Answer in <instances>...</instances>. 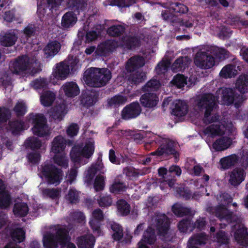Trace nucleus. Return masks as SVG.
<instances>
[{
	"label": "nucleus",
	"instance_id": "f257e3e1",
	"mask_svg": "<svg viewBox=\"0 0 248 248\" xmlns=\"http://www.w3.org/2000/svg\"><path fill=\"white\" fill-rule=\"evenodd\" d=\"M216 104L215 96L212 93H209L203 94L197 105L200 111L205 110L202 119L204 124H209L218 122V124H211L204 130L205 134L210 135L212 137L221 136L224 133V131L221 129V124L219 122L220 116L217 113L211 115Z\"/></svg>",
	"mask_w": 248,
	"mask_h": 248
},
{
	"label": "nucleus",
	"instance_id": "f03ea898",
	"mask_svg": "<svg viewBox=\"0 0 248 248\" xmlns=\"http://www.w3.org/2000/svg\"><path fill=\"white\" fill-rule=\"evenodd\" d=\"M54 230V233L48 232L43 235V244L45 248H58L59 245L64 247L71 240L69 230L66 226L56 225Z\"/></svg>",
	"mask_w": 248,
	"mask_h": 248
},
{
	"label": "nucleus",
	"instance_id": "7ed1b4c3",
	"mask_svg": "<svg viewBox=\"0 0 248 248\" xmlns=\"http://www.w3.org/2000/svg\"><path fill=\"white\" fill-rule=\"evenodd\" d=\"M144 64V58L139 55H134L127 61L125 66V78L129 84L136 85L145 79V74L138 71Z\"/></svg>",
	"mask_w": 248,
	"mask_h": 248
},
{
	"label": "nucleus",
	"instance_id": "20e7f679",
	"mask_svg": "<svg viewBox=\"0 0 248 248\" xmlns=\"http://www.w3.org/2000/svg\"><path fill=\"white\" fill-rule=\"evenodd\" d=\"M111 77V72L107 68L91 67L84 72L83 79L87 86L98 88L106 85Z\"/></svg>",
	"mask_w": 248,
	"mask_h": 248
},
{
	"label": "nucleus",
	"instance_id": "39448f33",
	"mask_svg": "<svg viewBox=\"0 0 248 248\" xmlns=\"http://www.w3.org/2000/svg\"><path fill=\"white\" fill-rule=\"evenodd\" d=\"M41 172L49 185L57 186L62 180L63 171L51 163L45 162L42 164Z\"/></svg>",
	"mask_w": 248,
	"mask_h": 248
},
{
	"label": "nucleus",
	"instance_id": "423d86ee",
	"mask_svg": "<svg viewBox=\"0 0 248 248\" xmlns=\"http://www.w3.org/2000/svg\"><path fill=\"white\" fill-rule=\"evenodd\" d=\"M156 144H159V147L155 152L151 153L153 155L158 156L161 155H172L175 161L177 162L179 159V153L174 148V143L171 140L160 136H155L153 140Z\"/></svg>",
	"mask_w": 248,
	"mask_h": 248
},
{
	"label": "nucleus",
	"instance_id": "0eeeda50",
	"mask_svg": "<svg viewBox=\"0 0 248 248\" xmlns=\"http://www.w3.org/2000/svg\"><path fill=\"white\" fill-rule=\"evenodd\" d=\"M222 204L215 209V215L220 220H225L228 223L232 222L233 212L229 210L226 207L232 201V198L228 193L224 192L220 195Z\"/></svg>",
	"mask_w": 248,
	"mask_h": 248
},
{
	"label": "nucleus",
	"instance_id": "6e6552de",
	"mask_svg": "<svg viewBox=\"0 0 248 248\" xmlns=\"http://www.w3.org/2000/svg\"><path fill=\"white\" fill-rule=\"evenodd\" d=\"M29 121L33 124L31 129L34 135L40 137H43L47 135V121L43 114L30 113L29 115Z\"/></svg>",
	"mask_w": 248,
	"mask_h": 248
},
{
	"label": "nucleus",
	"instance_id": "1a4fd4ad",
	"mask_svg": "<svg viewBox=\"0 0 248 248\" xmlns=\"http://www.w3.org/2000/svg\"><path fill=\"white\" fill-rule=\"evenodd\" d=\"M30 58L27 55L18 57L11 63L10 69L15 74L20 75L30 69Z\"/></svg>",
	"mask_w": 248,
	"mask_h": 248
},
{
	"label": "nucleus",
	"instance_id": "9d476101",
	"mask_svg": "<svg viewBox=\"0 0 248 248\" xmlns=\"http://www.w3.org/2000/svg\"><path fill=\"white\" fill-rule=\"evenodd\" d=\"M141 110L139 102H133L123 108L121 111V118L126 121L135 119L140 115Z\"/></svg>",
	"mask_w": 248,
	"mask_h": 248
},
{
	"label": "nucleus",
	"instance_id": "9b49d317",
	"mask_svg": "<svg viewBox=\"0 0 248 248\" xmlns=\"http://www.w3.org/2000/svg\"><path fill=\"white\" fill-rule=\"evenodd\" d=\"M194 62L202 69H209L215 65V58L206 52H198L195 57Z\"/></svg>",
	"mask_w": 248,
	"mask_h": 248
},
{
	"label": "nucleus",
	"instance_id": "f8f14e48",
	"mask_svg": "<svg viewBox=\"0 0 248 248\" xmlns=\"http://www.w3.org/2000/svg\"><path fill=\"white\" fill-rule=\"evenodd\" d=\"M155 224L158 234L165 236L170 229V221L169 217L164 214L156 213Z\"/></svg>",
	"mask_w": 248,
	"mask_h": 248
},
{
	"label": "nucleus",
	"instance_id": "ddd939ff",
	"mask_svg": "<svg viewBox=\"0 0 248 248\" xmlns=\"http://www.w3.org/2000/svg\"><path fill=\"white\" fill-rule=\"evenodd\" d=\"M104 217L103 211L100 209L97 208L93 211L92 217L89 221V224L93 233L98 236L102 234L101 225Z\"/></svg>",
	"mask_w": 248,
	"mask_h": 248
},
{
	"label": "nucleus",
	"instance_id": "4468645a",
	"mask_svg": "<svg viewBox=\"0 0 248 248\" xmlns=\"http://www.w3.org/2000/svg\"><path fill=\"white\" fill-rule=\"evenodd\" d=\"M74 141L66 140L61 135L55 137L51 143V152L54 154H58L64 151L66 145L72 146Z\"/></svg>",
	"mask_w": 248,
	"mask_h": 248
},
{
	"label": "nucleus",
	"instance_id": "2eb2a0df",
	"mask_svg": "<svg viewBox=\"0 0 248 248\" xmlns=\"http://www.w3.org/2000/svg\"><path fill=\"white\" fill-rule=\"evenodd\" d=\"M221 100L223 104L230 105L233 104L237 98L240 97V95L236 93L234 89L231 88H222Z\"/></svg>",
	"mask_w": 248,
	"mask_h": 248
},
{
	"label": "nucleus",
	"instance_id": "dca6fc26",
	"mask_svg": "<svg viewBox=\"0 0 248 248\" xmlns=\"http://www.w3.org/2000/svg\"><path fill=\"white\" fill-rule=\"evenodd\" d=\"M245 172L243 169L236 168L229 173V184L234 186H238L245 179Z\"/></svg>",
	"mask_w": 248,
	"mask_h": 248
},
{
	"label": "nucleus",
	"instance_id": "f3484780",
	"mask_svg": "<svg viewBox=\"0 0 248 248\" xmlns=\"http://www.w3.org/2000/svg\"><path fill=\"white\" fill-rule=\"evenodd\" d=\"M98 94L95 92L87 90L82 93L81 102L87 108L94 105L97 101Z\"/></svg>",
	"mask_w": 248,
	"mask_h": 248
},
{
	"label": "nucleus",
	"instance_id": "a211bd4d",
	"mask_svg": "<svg viewBox=\"0 0 248 248\" xmlns=\"http://www.w3.org/2000/svg\"><path fill=\"white\" fill-rule=\"evenodd\" d=\"M140 100L143 107L152 108L156 106L158 97L155 93H146L141 96Z\"/></svg>",
	"mask_w": 248,
	"mask_h": 248
},
{
	"label": "nucleus",
	"instance_id": "6ab92c4d",
	"mask_svg": "<svg viewBox=\"0 0 248 248\" xmlns=\"http://www.w3.org/2000/svg\"><path fill=\"white\" fill-rule=\"evenodd\" d=\"M66 106L64 104H60L52 107L48 111L50 118L57 122L61 121L66 113Z\"/></svg>",
	"mask_w": 248,
	"mask_h": 248
},
{
	"label": "nucleus",
	"instance_id": "aec40b11",
	"mask_svg": "<svg viewBox=\"0 0 248 248\" xmlns=\"http://www.w3.org/2000/svg\"><path fill=\"white\" fill-rule=\"evenodd\" d=\"M140 39L135 36H125L122 38L121 46L127 49L131 50L140 46Z\"/></svg>",
	"mask_w": 248,
	"mask_h": 248
},
{
	"label": "nucleus",
	"instance_id": "412c9836",
	"mask_svg": "<svg viewBox=\"0 0 248 248\" xmlns=\"http://www.w3.org/2000/svg\"><path fill=\"white\" fill-rule=\"evenodd\" d=\"M66 3L67 7L76 15L84 11L87 5L85 0H67Z\"/></svg>",
	"mask_w": 248,
	"mask_h": 248
},
{
	"label": "nucleus",
	"instance_id": "4be33fe9",
	"mask_svg": "<svg viewBox=\"0 0 248 248\" xmlns=\"http://www.w3.org/2000/svg\"><path fill=\"white\" fill-rule=\"evenodd\" d=\"M77 21V15L73 12L65 13L62 17L61 26L62 29L65 30L72 28Z\"/></svg>",
	"mask_w": 248,
	"mask_h": 248
},
{
	"label": "nucleus",
	"instance_id": "5701e85b",
	"mask_svg": "<svg viewBox=\"0 0 248 248\" xmlns=\"http://www.w3.org/2000/svg\"><path fill=\"white\" fill-rule=\"evenodd\" d=\"M69 73L68 65L63 62L57 63L53 72L54 77L58 79H65Z\"/></svg>",
	"mask_w": 248,
	"mask_h": 248
},
{
	"label": "nucleus",
	"instance_id": "b1692460",
	"mask_svg": "<svg viewBox=\"0 0 248 248\" xmlns=\"http://www.w3.org/2000/svg\"><path fill=\"white\" fill-rule=\"evenodd\" d=\"M232 144V140L227 136L217 139L213 144V148L216 151H222L228 149Z\"/></svg>",
	"mask_w": 248,
	"mask_h": 248
},
{
	"label": "nucleus",
	"instance_id": "393cba45",
	"mask_svg": "<svg viewBox=\"0 0 248 248\" xmlns=\"http://www.w3.org/2000/svg\"><path fill=\"white\" fill-rule=\"evenodd\" d=\"M60 49L59 43L57 41H51L43 49L44 57L47 59L51 58L57 54Z\"/></svg>",
	"mask_w": 248,
	"mask_h": 248
},
{
	"label": "nucleus",
	"instance_id": "a878e982",
	"mask_svg": "<svg viewBox=\"0 0 248 248\" xmlns=\"http://www.w3.org/2000/svg\"><path fill=\"white\" fill-rule=\"evenodd\" d=\"M62 88L65 95L68 97H74L80 92L78 84L73 81L66 82Z\"/></svg>",
	"mask_w": 248,
	"mask_h": 248
},
{
	"label": "nucleus",
	"instance_id": "bb28decb",
	"mask_svg": "<svg viewBox=\"0 0 248 248\" xmlns=\"http://www.w3.org/2000/svg\"><path fill=\"white\" fill-rule=\"evenodd\" d=\"M174 108H172L171 114L177 117L185 116L187 113V105L181 100H176L173 102Z\"/></svg>",
	"mask_w": 248,
	"mask_h": 248
},
{
	"label": "nucleus",
	"instance_id": "cd10ccee",
	"mask_svg": "<svg viewBox=\"0 0 248 248\" xmlns=\"http://www.w3.org/2000/svg\"><path fill=\"white\" fill-rule=\"evenodd\" d=\"M95 238L93 234L84 235L78 239V248H93Z\"/></svg>",
	"mask_w": 248,
	"mask_h": 248
},
{
	"label": "nucleus",
	"instance_id": "c85d7f7f",
	"mask_svg": "<svg viewBox=\"0 0 248 248\" xmlns=\"http://www.w3.org/2000/svg\"><path fill=\"white\" fill-rule=\"evenodd\" d=\"M17 36L14 31H8L0 37V42L2 46H11L14 45L17 41Z\"/></svg>",
	"mask_w": 248,
	"mask_h": 248
},
{
	"label": "nucleus",
	"instance_id": "c756f323",
	"mask_svg": "<svg viewBox=\"0 0 248 248\" xmlns=\"http://www.w3.org/2000/svg\"><path fill=\"white\" fill-rule=\"evenodd\" d=\"M236 241L240 245L248 246V233L246 228L237 229L234 234Z\"/></svg>",
	"mask_w": 248,
	"mask_h": 248
},
{
	"label": "nucleus",
	"instance_id": "7c9ffc66",
	"mask_svg": "<svg viewBox=\"0 0 248 248\" xmlns=\"http://www.w3.org/2000/svg\"><path fill=\"white\" fill-rule=\"evenodd\" d=\"M236 89L242 94L248 93V75H241L236 80Z\"/></svg>",
	"mask_w": 248,
	"mask_h": 248
},
{
	"label": "nucleus",
	"instance_id": "2f4dec72",
	"mask_svg": "<svg viewBox=\"0 0 248 248\" xmlns=\"http://www.w3.org/2000/svg\"><path fill=\"white\" fill-rule=\"evenodd\" d=\"M108 226L113 232L112 237L114 240L119 241L123 238L124 233L122 226L114 221H111L108 224Z\"/></svg>",
	"mask_w": 248,
	"mask_h": 248
},
{
	"label": "nucleus",
	"instance_id": "473e14b6",
	"mask_svg": "<svg viewBox=\"0 0 248 248\" xmlns=\"http://www.w3.org/2000/svg\"><path fill=\"white\" fill-rule=\"evenodd\" d=\"M156 240V236L155 229L149 226L144 231L142 238L140 241L144 242L149 245H152Z\"/></svg>",
	"mask_w": 248,
	"mask_h": 248
},
{
	"label": "nucleus",
	"instance_id": "72a5a7b5",
	"mask_svg": "<svg viewBox=\"0 0 248 248\" xmlns=\"http://www.w3.org/2000/svg\"><path fill=\"white\" fill-rule=\"evenodd\" d=\"M176 192L180 197L185 200H188L191 198H194L196 196V193L192 194L190 188L184 185H181L176 188Z\"/></svg>",
	"mask_w": 248,
	"mask_h": 248
},
{
	"label": "nucleus",
	"instance_id": "f704fd0d",
	"mask_svg": "<svg viewBox=\"0 0 248 248\" xmlns=\"http://www.w3.org/2000/svg\"><path fill=\"white\" fill-rule=\"evenodd\" d=\"M127 188V186L124 182L115 179L110 186L109 191L112 193L118 194L125 192Z\"/></svg>",
	"mask_w": 248,
	"mask_h": 248
},
{
	"label": "nucleus",
	"instance_id": "c9c22d12",
	"mask_svg": "<svg viewBox=\"0 0 248 248\" xmlns=\"http://www.w3.org/2000/svg\"><path fill=\"white\" fill-rule=\"evenodd\" d=\"M237 161V156L235 155H232L221 158L219 163L222 169L227 170L234 166Z\"/></svg>",
	"mask_w": 248,
	"mask_h": 248
},
{
	"label": "nucleus",
	"instance_id": "e433bc0d",
	"mask_svg": "<svg viewBox=\"0 0 248 248\" xmlns=\"http://www.w3.org/2000/svg\"><path fill=\"white\" fill-rule=\"evenodd\" d=\"M70 156L71 161L74 163H80L83 155L81 150V145H75L71 150Z\"/></svg>",
	"mask_w": 248,
	"mask_h": 248
},
{
	"label": "nucleus",
	"instance_id": "4c0bfd02",
	"mask_svg": "<svg viewBox=\"0 0 248 248\" xmlns=\"http://www.w3.org/2000/svg\"><path fill=\"white\" fill-rule=\"evenodd\" d=\"M55 99V94L50 91L45 92L40 96L41 103L45 107L51 106Z\"/></svg>",
	"mask_w": 248,
	"mask_h": 248
},
{
	"label": "nucleus",
	"instance_id": "58836bf2",
	"mask_svg": "<svg viewBox=\"0 0 248 248\" xmlns=\"http://www.w3.org/2000/svg\"><path fill=\"white\" fill-rule=\"evenodd\" d=\"M125 30V27L122 25H113L107 29V33L109 36L120 37L124 33Z\"/></svg>",
	"mask_w": 248,
	"mask_h": 248
},
{
	"label": "nucleus",
	"instance_id": "ea45409f",
	"mask_svg": "<svg viewBox=\"0 0 248 248\" xmlns=\"http://www.w3.org/2000/svg\"><path fill=\"white\" fill-rule=\"evenodd\" d=\"M9 129L14 135H18L24 130V123L22 121H10L8 123Z\"/></svg>",
	"mask_w": 248,
	"mask_h": 248
},
{
	"label": "nucleus",
	"instance_id": "a19ab883",
	"mask_svg": "<svg viewBox=\"0 0 248 248\" xmlns=\"http://www.w3.org/2000/svg\"><path fill=\"white\" fill-rule=\"evenodd\" d=\"M14 214L21 217H25L29 211L28 206L24 202L16 203L13 207Z\"/></svg>",
	"mask_w": 248,
	"mask_h": 248
},
{
	"label": "nucleus",
	"instance_id": "79ce46f5",
	"mask_svg": "<svg viewBox=\"0 0 248 248\" xmlns=\"http://www.w3.org/2000/svg\"><path fill=\"white\" fill-rule=\"evenodd\" d=\"M207 240L206 234L204 233H200L191 237L188 241L187 244L196 246L204 245Z\"/></svg>",
	"mask_w": 248,
	"mask_h": 248
},
{
	"label": "nucleus",
	"instance_id": "37998d69",
	"mask_svg": "<svg viewBox=\"0 0 248 248\" xmlns=\"http://www.w3.org/2000/svg\"><path fill=\"white\" fill-rule=\"evenodd\" d=\"M178 228L181 232H191L194 229L192 222L190 218L183 219L178 224Z\"/></svg>",
	"mask_w": 248,
	"mask_h": 248
},
{
	"label": "nucleus",
	"instance_id": "c03bdc74",
	"mask_svg": "<svg viewBox=\"0 0 248 248\" xmlns=\"http://www.w3.org/2000/svg\"><path fill=\"white\" fill-rule=\"evenodd\" d=\"M210 52L216 58L220 60H224L229 56V52L224 48L213 46L210 48Z\"/></svg>",
	"mask_w": 248,
	"mask_h": 248
},
{
	"label": "nucleus",
	"instance_id": "a18cd8bd",
	"mask_svg": "<svg viewBox=\"0 0 248 248\" xmlns=\"http://www.w3.org/2000/svg\"><path fill=\"white\" fill-rule=\"evenodd\" d=\"M187 57H180L177 58L171 66V70L175 72H177L184 70L187 66L186 60Z\"/></svg>",
	"mask_w": 248,
	"mask_h": 248
},
{
	"label": "nucleus",
	"instance_id": "49530a36",
	"mask_svg": "<svg viewBox=\"0 0 248 248\" xmlns=\"http://www.w3.org/2000/svg\"><path fill=\"white\" fill-rule=\"evenodd\" d=\"M12 203V199L10 193L7 191H3L0 193V209H6Z\"/></svg>",
	"mask_w": 248,
	"mask_h": 248
},
{
	"label": "nucleus",
	"instance_id": "de8ad7c7",
	"mask_svg": "<svg viewBox=\"0 0 248 248\" xmlns=\"http://www.w3.org/2000/svg\"><path fill=\"white\" fill-rule=\"evenodd\" d=\"M117 210L122 216L128 215L130 212V205L124 199H120L117 202Z\"/></svg>",
	"mask_w": 248,
	"mask_h": 248
},
{
	"label": "nucleus",
	"instance_id": "09e8293b",
	"mask_svg": "<svg viewBox=\"0 0 248 248\" xmlns=\"http://www.w3.org/2000/svg\"><path fill=\"white\" fill-rule=\"evenodd\" d=\"M11 236L15 242L20 243L25 239V232L21 228H17L11 232Z\"/></svg>",
	"mask_w": 248,
	"mask_h": 248
},
{
	"label": "nucleus",
	"instance_id": "8fccbe9b",
	"mask_svg": "<svg viewBox=\"0 0 248 248\" xmlns=\"http://www.w3.org/2000/svg\"><path fill=\"white\" fill-rule=\"evenodd\" d=\"M216 242L220 245H228L230 242V237L228 234L224 231L219 230L215 236Z\"/></svg>",
	"mask_w": 248,
	"mask_h": 248
},
{
	"label": "nucleus",
	"instance_id": "3c124183",
	"mask_svg": "<svg viewBox=\"0 0 248 248\" xmlns=\"http://www.w3.org/2000/svg\"><path fill=\"white\" fill-rule=\"evenodd\" d=\"M25 144L27 148L35 151L40 148L42 146V142L37 138L31 137L25 140Z\"/></svg>",
	"mask_w": 248,
	"mask_h": 248
},
{
	"label": "nucleus",
	"instance_id": "603ef678",
	"mask_svg": "<svg viewBox=\"0 0 248 248\" xmlns=\"http://www.w3.org/2000/svg\"><path fill=\"white\" fill-rule=\"evenodd\" d=\"M160 86L161 84L158 80L152 78L142 87V91L143 92L156 91L159 89Z\"/></svg>",
	"mask_w": 248,
	"mask_h": 248
},
{
	"label": "nucleus",
	"instance_id": "864d4df0",
	"mask_svg": "<svg viewBox=\"0 0 248 248\" xmlns=\"http://www.w3.org/2000/svg\"><path fill=\"white\" fill-rule=\"evenodd\" d=\"M172 211L175 215L179 217L188 215L191 212L189 208L183 207L178 203H175L172 206Z\"/></svg>",
	"mask_w": 248,
	"mask_h": 248
},
{
	"label": "nucleus",
	"instance_id": "5fc2aeb1",
	"mask_svg": "<svg viewBox=\"0 0 248 248\" xmlns=\"http://www.w3.org/2000/svg\"><path fill=\"white\" fill-rule=\"evenodd\" d=\"M102 50L108 52H113L119 46V42L115 40H107L102 44Z\"/></svg>",
	"mask_w": 248,
	"mask_h": 248
},
{
	"label": "nucleus",
	"instance_id": "6e6d98bb",
	"mask_svg": "<svg viewBox=\"0 0 248 248\" xmlns=\"http://www.w3.org/2000/svg\"><path fill=\"white\" fill-rule=\"evenodd\" d=\"M234 67L232 64H228L224 66L219 73L221 77L225 78H231L235 75Z\"/></svg>",
	"mask_w": 248,
	"mask_h": 248
},
{
	"label": "nucleus",
	"instance_id": "4d7b16f0",
	"mask_svg": "<svg viewBox=\"0 0 248 248\" xmlns=\"http://www.w3.org/2000/svg\"><path fill=\"white\" fill-rule=\"evenodd\" d=\"M53 158L54 163L64 168L68 167V161L64 153L62 152L58 154H54Z\"/></svg>",
	"mask_w": 248,
	"mask_h": 248
},
{
	"label": "nucleus",
	"instance_id": "13d9d810",
	"mask_svg": "<svg viewBox=\"0 0 248 248\" xmlns=\"http://www.w3.org/2000/svg\"><path fill=\"white\" fill-rule=\"evenodd\" d=\"M170 9L175 13L186 14L188 8L186 5L179 2H172L170 5Z\"/></svg>",
	"mask_w": 248,
	"mask_h": 248
},
{
	"label": "nucleus",
	"instance_id": "bf43d9fd",
	"mask_svg": "<svg viewBox=\"0 0 248 248\" xmlns=\"http://www.w3.org/2000/svg\"><path fill=\"white\" fill-rule=\"evenodd\" d=\"M81 150L83 155V157L89 158L92 156L94 152V145L93 142L89 141L85 143L84 147L81 145Z\"/></svg>",
	"mask_w": 248,
	"mask_h": 248
},
{
	"label": "nucleus",
	"instance_id": "052dcab7",
	"mask_svg": "<svg viewBox=\"0 0 248 248\" xmlns=\"http://www.w3.org/2000/svg\"><path fill=\"white\" fill-rule=\"evenodd\" d=\"M101 26H98L95 29L89 31L86 34V41L89 43L96 40L101 35Z\"/></svg>",
	"mask_w": 248,
	"mask_h": 248
},
{
	"label": "nucleus",
	"instance_id": "680f3d73",
	"mask_svg": "<svg viewBox=\"0 0 248 248\" xmlns=\"http://www.w3.org/2000/svg\"><path fill=\"white\" fill-rule=\"evenodd\" d=\"M173 84L179 89H181L187 84V77L183 75L177 74L172 80Z\"/></svg>",
	"mask_w": 248,
	"mask_h": 248
},
{
	"label": "nucleus",
	"instance_id": "e2e57ef3",
	"mask_svg": "<svg viewBox=\"0 0 248 248\" xmlns=\"http://www.w3.org/2000/svg\"><path fill=\"white\" fill-rule=\"evenodd\" d=\"M17 117L23 116L27 112V107L23 102H17L13 108Z\"/></svg>",
	"mask_w": 248,
	"mask_h": 248
},
{
	"label": "nucleus",
	"instance_id": "0e129e2a",
	"mask_svg": "<svg viewBox=\"0 0 248 248\" xmlns=\"http://www.w3.org/2000/svg\"><path fill=\"white\" fill-rule=\"evenodd\" d=\"M97 202L101 207H108L112 204V200L109 195H100L97 200Z\"/></svg>",
	"mask_w": 248,
	"mask_h": 248
},
{
	"label": "nucleus",
	"instance_id": "69168bd1",
	"mask_svg": "<svg viewBox=\"0 0 248 248\" xmlns=\"http://www.w3.org/2000/svg\"><path fill=\"white\" fill-rule=\"evenodd\" d=\"M31 85L35 89H45L47 88L46 80L44 78H36L31 83Z\"/></svg>",
	"mask_w": 248,
	"mask_h": 248
},
{
	"label": "nucleus",
	"instance_id": "338daca9",
	"mask_svg": "<svg viewBox=\"0 0 248 248\" xmlns=\"http://www.w3.org/2000/svg\"><path fill=\"white\" fill-rule=\"evenodd\" d=\"M66 199L71 203H76L79 202V196L76 189L70 188L66 196Z\"/></svg>",
	"mask_w": 248,
	"mask_h": 248
},
{
	"label": "nucleus",
	"instance_id": "774afa93",
	"mask_svg": "<svg viewBox=\"0 0 248 248\" xmlns=\"http://www.w3.org/2000/svg\"><path fill=\"white\" fill-rule=\"evenodd\" d=\"M124 102V98L123 96L118 95L111 97L108 101V105L110 107H116L122 104Z\"/></svg>",
	"mask_w": 248,
	"mask_h": 248
}]
</instances>
